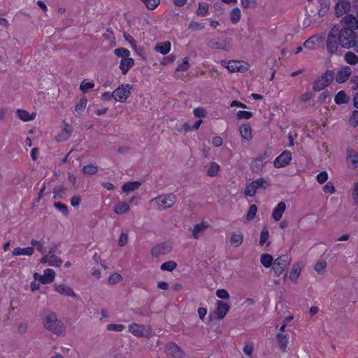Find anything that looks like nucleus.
I'll list each match as a JSON object with an SVG mask.
<instances>
[{"label":"nucleus","mask_w":358,"mask_h":358,"mask_svg":"<svg viewBox=\"0 0 358 358\" xmlns=\"http://www.w3.org/2000/svg\"><path fill=\"white\" fill-rule=\"evenodd\" d=\"M352 195L353 202L355 204L358 205V182H356L354 185Z\"/></svg>","instance_id":"nucleus-64"},{"label":"nucleus","mask_w":358,"mask_h":358,"mask_svg":"<svg viewBox=\"0 0 358 358\" xmlns=\"http://www.w3.org/2000/svg\"><path fill=\"white\" fill-rule=\"evenodd\" d=\"M229 306L227 303L222 301H218L217 303L216 310L217 317L219 319H223L224 316L227 315V312L229 311Z\"/></svg>","instance_id":"nucleus-27"},{"label":"nucleus","mask_w":358,"mask_h":358,"mask_svg":"<svg viewBox=\"0 0 358 358\" xmlns=\"http://www.w3.org/2000/svg\"><path fill=\"white\" fill-rule=\"evenodd\" d=\"M49 266L59 267L62 264V260L56 255H49Z\"/></svg>","instance_id":"nucleus-53"},{"label":"nucleus","mask_w":358,"mask_h":358,"mask_svg":"<svg viewBox=\"0 0 358 358\" xmlns=\"http://www.w3.org/2000/svg\"><path fill=\"white\" fill-rule=\"evenodd\" d=\"M208 9L209 5L207 3H199L198 8L196 10V15L200 17H205L208 14Z\"/></svg>","instance_id":"nucleus-36"},{"label":"nucleus","mask_w":358,"mask_h":358,"mask_svg":"<svg viewBox=\"0 0 358 358\" xmlns=\"http://www.w3.org/2000/svg\"><path fill=\"white\" fill-rule=\"evenodd\" d=\"M87 103V101L86 98H85V97L81 98L79 101V103L76 105L75 110L76 111H79L80 110L85 109L86 108Z\"/></svg>","instance_id":"nucleus-63"},{"label":"nucleus","mask_w":358,"mask_h":358,"mask_svg":"<svg viewBox=\"0 0 358 358\" xmlns=\"http://www.w3.org/2000/svg\"><path fill=\"white\" fill-rule=\"evenodd\" d=\"M328 180V173L327 171H321L319 174L317 176V181L320 184H322Z\"/></svg>","instance_id":"nucleus-62"},{"label":"nucleus","mask_w":358,"mask_h":358,"mask_svg":"<svg viewBox=\"0 0 358 358\" xmlns=\"http://www.w3.org/2000/svg\"><path fill=\"white\" fill-rule=\"evenodd\" d=\"M98 171V168L96 166L93 164H87L83 166V172L85 175H94Z\"/></svg>","instance_id":"nucleus-48"},{"label":"nucleus","mask_w":358,"mask_h":358,"mask_svg":"<svg viewBox=\"0 0 358 358\" xmlns=\"http://www.w3.org/2000/svg\"><path fill=\"white\" fill-rule=\"evenodd\" d=\"M338 36L341 47L343 48L350 49L356 45V34L351 28L338 29Z\"/></svg>","instance_id":"nucleus-2"},{"label":"nucleus","mask_w":358,"mask_h":358,"mask_svg":"<svg viewBox=\"0 0 358 358\" xmlns=\"http://www.w3.org/2000/svg\"><path fill=\"white\" fill-rule=\"evenodd\" d=\"M238 119H246L248 120L252 117V113L246 110H239L236 113Z\"/></svg>","instance_id":"nucleus-56"},{"label":"nucleus","mask_w":358,"mask_h":358,"mask_svg":"<svg viewBox=\"0 0 358 358\" xmlns=\"http://www.w3.org/2000/svg\"><path fill=\"white\" fill-rule=\"evenodd\" d=\"M72 131L71 127L69 124H65L62 132L56 137L57 141L59 142L66 141L71 136Z\"/></svg>","instance_id":"nucleus-28"},{"label":"nucleus","mask_w":358,"mask_h":358,"mask_svg":"<svg viewBox=\"0 0 358 358\" xmlns=\"http://www.w3.org/2000/svg\"><path fill=\"white\" fill-rule=\"evenodd\" d=\"M216 296L222 299H229L230 296L228 292L224 289H219L216 291Z\"/></svg>","instance_id":"nucleus-60"},{"label":"nucleus","mask_w":358,"mask_h":358,"mask_svg":"<svg viewBox=\"0 0 358 358\" xmlns=\"http://www.w3.org/2000/svg\"><path fill=\"white\" fill-rule=\"evenodd\" d=\"M95 84L93 81H89L87 80H84L81 82L80 85V90L83 93H86L89 90L94 87Z\"/></svg>","instance_id":"nucleus-43"},{"label":"nucleus","mask_w":358,"mask_h":358,"mask_svg":"<svg viewBox=\"0 0 358 358\" xmlns=\"http://www.w3.org/2000/svg\"><path fill=\"white\" fill-rule=\"evenodd\" d=\"M338 27L334 26L328 33L326 40L327 51L330 55H336L339 52L340 42L338 36Z\"/></svg>","instance_id":"nucleus-3"},{"label":"nucleus","mask_w":358,"mask_h":358,"mask_svg":"<svg viewBox=\"0 0 358 358\" xmlns=\"http://www.w3.org/2000/svg\"><path fill=\"white\" fill-rule=\"evenodd\" d=\"M124 328V325L122 324H109L107 325V329L109 331H122Z\"/></svg>","instance_id":"nucleus-57"},{"label":"nucleus","mask_w":358,"mask_h":358,"mask_svg":"<svg viewBox=\"0 0 358 358\" xmlns=\"http://www.w3.org/2000/svg\"><path fill=\"white\" fill-rule=\"evenodd\" d=\"M348 101V97L347 96L345 92L343 90L339 91L334 98V101L337 104H341L347 103Z\"/></svg>","instance_id":"nucleus-42"},{"label":"nucleus","mask_w":358,"mask_h":358,"mask_svg":"<svg viewBox=\"0 0 358 358\" xmlns=\"http://www.w3.org/2000/svg\"><path fill=\"white\" fill-rule=\"evenodd\" d=\"M292 160V154L289 151L285 150L278 156L274 160V166L282 168L288 165Z\"/></svg>","instance_id":"nucleus-15"},{"label":"nucleus","mask_w":358,"mask_h":358,"mask_svg":"<svg viewBox=\"0 0 358 358\" xmlns=\"http://www.w3.org/2000/svg\"><path fill=\"white\" fill-rule=\"evenodd\" d=\"M176 196L173 194L160 195L151 200V203H154L159 210H164L169 208L176 203Z\"/></svg>","instance_id":"nucleus-4"},{"label":"nucleus","mask_w":358,"mask_h":358,"mask_svg":"<svg viewBox=\"0 0 358 358\" xmlns=\"http://www.w3.org/2000/svg\"><path fill=\"white\" fill-rule=\"evenodd\" d=\"M210 46L213 48L229 51L231 49L230 40L228 38H219L211 41Z\"/></svg>","instance_id":"nucleus-17"},{"label":"nucleus","mask_w":358,"mask_h":358,"mask_svg":"<svg viewBox=\"0 0 358 358\" xmlns=\"http://www.w3.org/2000/svg\"><path fill=\"white\" fill-rule=\"evenodd\" d=\"M324 34H315L308 38L303 45L309 50H315L324 41Z\"/></svg>","instance_id":"nucleus-14"},{"label":"nucleus","mask_w":358,"mask_h":358,"mask_svg":"<svg viewBox=\"0 0 358 358\" xmlns=\"http://www.w3.org/2000/svg\"><path fill=\"white\" fill-rule=\"evenodd\" d=\"M149 10L155 9L160 3V0H141Z\"/></svg>","instance_id":"nucleus-50"},{"label":"nucleus","mask_w":358,"mask_h":358,"mask_svg":"<svg viewBox=\"0 0 358 358\" xmlns=\"http://www.w3.org/2000/svg\"><path fill=\"white\" fill-rule=\"evenodd\" d=\"M266 157L265 156H259L255 159L250 166L252 171L255 173H259L266 163Z\"/></svg>","instance_id":"nucleus-25"},{"label":"nucleus","mask_w":358,"mask_h":358,"mask_svg":"<svg viewBox=\"0 0 358 358\" xmlns=\"http://www.w3.org/2000/svg\"><path fill=\"white\" fill-rule=\"evenodd\" d=\"M54 289L60 294L76 297V294L73 290L68 285L64 284H55Z\"/></svg>","instance_id":"nucleus-19"},{"label":"nucleus","mask_w":358,"mask_h":358,"mask_svg":"<svg viewBox=\"0 0 358 358\" xmlns=\"http://www.w3.org/2000/svg\"><path fill=\"white\" fill-rule=\"evenodd\" d=\"M345 61L350 65H356L358 64V56L352 52H348L345 53Z\"/></svg>","instance_id":"nucleus-38"},{"label":"nucleus","mask_w":358,"mask_h":358,"mask_svg":"<svg viewBox=\"0 0 358 358\" xmlns=\"http://www.w3.org/2000/svg\"><path fill=\"white\" fill-rule=\"evenodd\" d=\"M350 3L345 1H338L335 8L336 14L337 16H341L348 13L350 10Z\"/></svg>","instance_id":"nucleus-23"},{"label":"nucleus","mask_w":358,"mask_h":358,"mask_svg":"<svg viewBox=\"0 0 358 358\" xmlns=\"http://www.w3.org/2000/svg\"><path fill=\"white\" fill-rule=\"evenodd\" d=\"M346 162L350 167L357 169L358 167V152L352 148H348Z\"/></svg>","instance_id":"nucleus-18"},{"label":"nucleus","mask_w":358,"mask_h":358,"mask_svg":"<svg viewBox=\"0 0 358 358\" xmlns=\"http://www.w3.org/2000/svg\"><path fill=\"white\" fill-rule=\"evenodd\" d=\"M16 113L18 117L24 122L33 120L36 115L34 113L30 114L27 110L21 109L17 110Z\"/></svg>","instance_id":"nucleus-32"},{"label":"nucleus","mask_w":358,"mask_h":358,"mask_svg":"<svg viewBox=\"0 0 358 358\" xmlns=\"http://www.w3.org/2000/svg\"><path fill=\"white\" fill-rule=\"evenodd\" d=\"M171 48V43L170 41H164V42H159L157 43L154 50L163 55H167Z\"/></svg>","instance_id":"nucleus-26"},{"label":"nucleus","mask_w":358,"mask_h":358,"mask_svg":"<svg viewBox=\"0 0 358 358\" xmlns=\"http://www.w3.org/2000/svg\"><path fill=\"white\" fill-rule=\"evenodd\" d=\"M130 210V206L127 202H120L115 205L113 211L117 215L127 213Z\"/></svg>","instance_id":"nucleus-31"},{"label":"nucleus","mask_w":358,"mask_h":358,"mask_svg":"<svg viewBox=\"0 0 358 358\" xmlns=\"http://www.w3.org/2000/svg\"><path fill=\"white\" fill-rule=\"evenodd\" d=\"M286 210V204L283 201L279 202L277 206L274 208L272 213V218L275 221H279Z\"/></svg>","instance_id":"nucleus-22"},{"label":"nucleus","mask_w":358,"mask_h":358,"mask_svg":"<svg viewBox=\"0 0 358 358\" xmlns=\"http://www.w3.org/2000/svg\"><path fill=\"white\" fill-rule=\"evenodd\" d=\"M261 263L266 268H268L271 266L273 259L271 255L268 254H263L261 256Z\"/></svg>","instance_id":"nucleus-45"},{"label":"nucleus","mask_w":358,"mask_h":358,"mask_svg":"<svg viewBox=\"0 0 358 358\" xmlns=\"http://www.w3.org/2000/svg\"><path fill=\"white\" fill-rule=\"evenodd\" d=\"M276 337L280 348L284 350L286 348L288 343V338L287 335L278 334Z\"/></svg>","instance_id":"nucleus-49"},{"label":"nucleus","mask_w":358,"mask_h":358,"mask_svg":"<svg viewBox=\"0 0 358 358\" xmlns=\"http://www.w3.org/2000/svg\"><path fill=\"white\" fill-rule=\"evenodd\" d=\"M301 273V268L299 266H294L289 273V279L292 282H296Z\"/></svg>","instance_id":"nucleus-44"},{"label":"nucleus","mask_w":358,"mask_h":358,"mask_svg":"<svg viewBox=\"0 0 358 358\" xmlns=\"http://www.w3.org/2000/svg\"><path fill=\"white\" fill-rule=\"evenodd\" d=\"M172 251V245L169 243H163L155 245L151 249V255L152 257H159L162 255H165Z\"/></svg>","instance_id":"nucleus-12"},{"label":"nucleus","mask_w":358,"mask_h":358,"mask_svg":"<svg viewBox=\"0 0 358 358\" xmlns=\"http://www.w3.org/2000/svg\"><path fill=\"white\" fill-rule=\"evenodd\" d=\"M114 54L117 57L127 58L130 56V51L124 48H118L114 50Z\"/></svg>","instance_id":"nucleus-47"},{"label":"nucleus","mask_w":358,"mask_h":358,"mask_svg":"<svg viewBox=\"0 0 358 358\" xmlns=\"http://www.w3.org/2000/svg\"><path fill=\"white\" fill-rule=\"evenodd\" d=\"M257 212V207L256 205L253 204L250 206V208L246 215V220L248 221H252L255 217L256 216Z\"/></svg>","instance_id":"nucleus-52"},{"label":"nucleus","mask_w":358,"mask_h":358,"mask_svg":"<svg viewBox=\"0 0 358 358\" xmlns=\"http://www.w3.org/2000/svg\"><path fill=\"white\" fill-rule=\"evenodd\" d=\"M220 63H221V65L223 67L226 68L230 73H235V72L245 73L249 69L248 64L243 61L222 60L220 62Z\"/></svg>","instance_id":"nucleus-5"},{"label":"nucleus","mask_w":358,"mask_h":358,"mask_svg":"<svg viewBox=\"0 0 358 358\" xmlns=\"http://www.w3.org/2000/svg\"><path fill=\"white\" fill-rule=\"evenodd\" d=\"M210 227V224L205 221L201 222L198 224H196L193 226V227L190 229L192 233V236L194 239H199L201 236H203L205 234V231Z\"/></svg>","instance_id":"nucleus-13"},{"label":"nucleus","mask_w":358,"mask_h":358,"mask_svg":"<svg viewBox=\"0 0 358 358\" xmlns=\"http://www.w3.org/2000/svg\"><path fill=\"white\" fill-rule=\"evenodd\" d=\"M241 12L240 8H234L230 13V20L233 24H236L241 19Z\"/></svg>","instance_id":"nucleus-41"},{"label":"nucleus","mask_w":358,"mask_h":358,"mask_svg":"<svg viewBox=\"0 0 358 358\" xmlns=\"http://www.w3.org/2000/svg\"><path fill=\"white\" fill-rule=\"evenodd\" d=\"M243 241V236L242 233H233L230 238V244L231 246L238 248L239 247Z\"/></svg>","instance_id":"nucleus-33"},{"label":"nucleus","mask_w":358,"mask_h":358,"mask_svg":"<svg viewBox=\"0 0 358 358\" xmlns=\"http://www.w3.org/2000/svg\"><path fill=\"white\" fill-rule=\"evenodd\" d=\"M34 247H27V248H24L17 247L13 249L12 254L13 256H20V255L31 256L34 254Z\"/></svg>","instance_id":"nucleus-30"},{"label":"nucleus","mask_w":358,"mask_h":358,"mask_svg":"<svg viewBox=\"0 0 358 358\" xmlns=\"http://www.w3.org/2000/svg\"><path fill=\"white\" fill-rule=\"evenodd\" d=\"M128 330L131 334L136 337H145L150 334V328L149 327L135 322L129 325Z\"/></svg>","instance_id":"nucleus-10"},{"label":"nucleus","mask_w":358,"mask_h":358,"mask_svg":"<svg viewBox=\"0 0 358 358\" xmlns=\"http://www.w3.org/2000/svg\"><path fill=\"white\" fill-rule=\"evenodd\" d=\"M177 267V264L174 261H169L162 264L160 268L162 271H173Z\"/></svg>","instance_id":"nucleus-51"},{"label":"nucleus","mask_w":358,"mask_h":358,"mask_svg":"<svg viewBox=\"0 0 358 358\" xmlns=\"http://www.w3.org/2000/svg\"><path fill=\"white\" fill-rule=\"evenodd\" d=\"M207 167V175L210 177H214L217 176L220 169V165L216 162L209 163Z\"/></svg>","instance_id":"nucleus-35"},{"label":"nucleus","mask_w":358,"mask_h":358,"mask_svg":"<svg viewBox=\"0 0 358 358\" xmlns=\"http://www.w3.org/2000/svg\"><path fill=\"white\" fill-rule=\"evenodd\" d=\"M241 137L247 141L252 139V129L250 124H243L239 128Z\"/></svg>","instance_id":"nucleus-29"},{"label":"nucleus","mask_w":358,"mask_h":358,"mask_svg":"<svg viewBox=\"0 0 358 358\" xmlns=\"http://www.w3.org/2000/svg\"><path fill=\"white\" fill-rule=\"evenodd\" d=\"M141 185V182L138 181L127 182L122 186V189L124 192L129 193L136 190Z\"/></svg>","instance_id":"nucleus-34"},{"label":"nucleus","mask_w":358,"mask_h":358,"mask_svg":"<svg viewBox=\"0 0 358 358\" xmlns=\"http://www.w3.org/2000/svg\"><path fill=\"white\" fill-rule=\"evenodd\" d=\"M327 262L324 259L319 260L314 266V270L319 275H323L326 271Z\"/></svg>","instance_id":"nucleus-39"},{"label":"nucleus","mask_w":358,"mask_h":358,"mask_svg":"<svg viewBox=\"0 0 358 358\" xmlns=\"http://www.w3.org/2000/svg\"><path fill=\"white\" fill-rule=\"evenodd\" d=\"M352 73L350 67L345 66L342 67L336 76V80L337 83H343L345 82Z\"/></svg>","instance_id":"nucleus-20"},{"label":"nucleus","mask_w":358,"mask_h":358,"mask_svg":"<svg viewBox=\"0 0 358 358\" xmlns=\"http://www.w3.org/2000/svg\"><path fill=\"white\" fill-rule=\"evenodd\" d=\"M267 186V181L262 178H259L246 185L244 194L248 196H254L258 189H266Z\"/></svg>","instance_id":"nucleus-6"},{"label":"nucleus","mask_w":358,"mask_h":358,"mask_svg":"<svg viewBox=\"0 0 358 358\" xmlns=\"http://www.w3.org/2000/svg\"><path fill=\"white\" fill-rule=\"evenodd\" d=\"M165 351L169 358H183L185 355L180 348L173 343L167 344Z\"/></svg>","instance_id":"nucleus-16"},{"label":"nucleus","mask_w":358,"mask_h":358,"mask_svg":"<svg viewBox=\"0 0 358 358\" xmlns=\"http://www.w3.org/2000/svg\"><path fill=\"white\" fill-rule=\"evenodd\" d=\"M31 244L32 246L36 247V250H38L42 255H44L46 252L43 241L32 239L31 241Z\"/></svg>","instance_id":"nucleus-46"},{"label":"nucleus","mask_w":358,"mask_h":358,"mask_svg":"<svg viewBox=\"0 0 358 358\" xmlns=\"http://www.w3.org/2000/svg\"><path fill=\"white\" fill-rule=\"evenodd\" d=\"M269 234L266 228H264L261 231L259 245H263L268 238Z\"/></svg>","instance_id":"nucleus-58"},{"label":"nucleus","mask_w":358,"mask_h":358,"mask_svg":"<svg viewBox=\"0 0 358 358\" xmlns=\"http://www.w3.org/2000/svg\"><path fill=\"white\" fill-rule=\"evenodd\" d=\"M67 189L63 186H57L53 189L54 199H62L66 194Z\"/></svg>","instance_id":"nucleus-37"},{"label":"nucleus","mask_w":358,"mask_h":358,"mask_svg":"<svg viewBox=\"0 0 358 358\" xmlns=\"http://www.w3.org/2000/svg\"><path fill=\"white\" fill-rule=\"evenodd\" d=\"M44 327L57 335L64 334L66 328L63 322L57 319L56 314L53 312L48 313L43 320Z\"/></svg>","instance_id":"nucleus-1"},{"label":"nucleus","mask_w":358,"mask_h":358,"mask_svg":"<svg viewBox=\"0 0 358 358\" xmlns=\"http://www.w3.org/2000/svg\"><path fill=\"white\" fill-rule=\"evenodd\" d=\"M205 28L204 24L194 20H192L188 24V29L192 31H202L204 30Z\"/></svg>","instance_id":"nucleus-40"},{"label":"nucleus","mask_w":358,"mask_h":358,"mask_svg":"<svg viewBox=\"0 0 358 358\" xmlns=\"http://www.w3.org/2000/svg\"><path fill=\"white\" fill-rule=\"evenodd\" d=\"M54 206L59 210L64 215H67L69 214V210H68V208L67 206L64 204V203H62L60 202H55L54 203Z\"/></svg>","instance_id":"nucleus-55"},{"label":"nucleus","mask_w":358,"mask_h":358,"mask_svg":"<svg viewBox=\"0 0 358 358\" xmlns=\"http://www.w3.org/2000/svg\"><path fill=\"white\" fill-rule=\"evenodd\" d=\"M350 123L353 127L358 125V110H354L350 119Z\"/></svg>","instance_id":"nucleus-61"},{"label":"nucleus","mask_w":358,"mask_h":358,"mask_svg":"<svg viewBox=\"0 0 358 358\" xmlns=\"http://www.w3.org/2000/svg\"><path fill=\"white\" fill-rule=\"evenodd\" d=\"M189 68V64L188 62V57H185L180 64H178L176 71H186Z\"/></svg>","instance_id":"nucleus-54"},{"label":"nucleus","mask_w":358,"mask_h":358,"mask_svg":"<svg viewBox=\"0 0 358 358\" xmlns=\"http://www.w3.org/2000/svg\"><path fill=\"white\" fill-rule=\"evenodd\" d=\"M134 65V59L129 57L122 58L120 63V69L123 75H126L129 70Z\"/></svg>","instance_id":"nucleus-24"},{"label":"nucleus","mask_w":358,"mask_h":358,"mask_svg":"<svg viewBox=\"0 0 358 358\" xmlns=\"http://www.w3.org/2000/svg\"><path fill=\"white\" fill-rule=\"evenodd\" d=\"M334 78V73L332 71L327 70L325 73L318 78L313 85L315 91H320L328 86Z\"/></svg>","instance_id":"nucleus-8"},{"label":"nucleus","mask_w":358,"mask_h":358,"mask_svg":"<svg viewBox=\"0 0 358 358\" xmlns=\"http://www.w3.org/2000/svg\"><path fill=\"white\" fill-rule=\"evenodd\" d=\"M128 240H129L128 234L126 232H122L120 234V236L119 238V241H118L119 246H120V247L125 246L128 243Z\"/></svg>","instance_id":"nucleus-59"},{"label":"nucleus","mask_w":358,"mask_h":358,"mask_svg":"<svg viewBox=\"0 0 358 358\" xmlns=\"http://www.w3.org/2000/svg\"><path fill=\"white\" fill-rule=\"evenodd\" d=\"M291 259L287 255L278 257L273 262L272 271L275 276L280 275L289 264Z\"/></svg>","instance_id":"nucleus-9"},{"label":"nucleus","mask_w":358,"mask_h":358,"mask_svg":"<svg viewBox=\"0 0 358 358\" xmlns=\"http://www.w3.org/2000/svg\"><path fill=\"white\" fill-rule=\"evenodd\" d=\"M342 23L344 24L343 27L351 28L355 29L358 27V20L351 14H348L342 18Z\"/></svg>","instance_id":"nucleus-21"},{"label":"nucleus","mask_w":358,"mask_h":358,"mask_svg":"<svg viewBox=\"0 0 358 358\" xmlns=\"http://www.w3.org/2000/svg\"><path fill=\"white\" fill-rule=\"evenodd\" d=\"M56 276L55 271L52 268H47L44 270L43 274L40 275L37 273L34 274V278L38 280L41 284H49L55 280Z\"/></svg>","instance_id":"nucleus-11"},{"label":"nucleus","mask_w":358,"mask_h":358,"mask_svg":"<svg viewBox=\"0 0 358 358\" xmlns=\"http://www.w3.org/2000/svg\"><path fill=\"white\" fill-rule=\"evenodd\" d=\"M132 86L129 84H122L114 91V99L120 103H124L131 94Z\"/></svg>","instance_id":"nucleus-7"}]
</instances>
